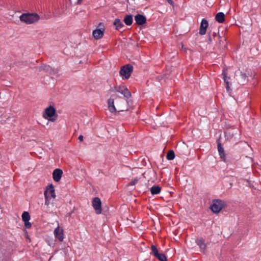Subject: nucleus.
Listing matches in <instances>:
<instances>
[{"mask_svg": "<svg viewBox=\"0 0 261 261\" xmlns=\"http://www.w3.org/2000/svg\"><path fill=\"white\" fill-rule=\"evenodd\" d=\"M166 158L168 160H173L175 158V154L173 150H170L169 151L166 155Z\"/></svg>", "mask_w": 261, "mask_h": 261, "instance_id": "b1692460", "label": "nucleus"}, {"mask_svg": "<svg viewBox=\"0 0 261 261\" xmlns=\"http://www.w3.org/2000/svg\"><path fill=\"white\" fill-rule=\"evenodd\" d=\"M214 37H216L217 36L216 33H214Z\"/></svg>", "mask_w": 261, "mask_h": 261, "instance_id": "e433bc0d", "label": "nucleus"}, {"mask_svg": "<svg viewBox=\"0 0 261 261\" xmlns=\"http://www.w3.org/2000/svg\"><path fill=\"white\" fill-rule=\"evenodd\" d=\"M24 222V225L27 228H30L31 227V224L29 221L27 222Z\"/></svg>", "mask_w": 261, "mask_h": 261, "instance_id": "c85d7f7f", "label": "nucleus"}, {"mask_svg": "<svg viewBox=\"0 0 261 261\" xmlns=\"http://www.w3.org/2000/svg\"><path fill=\"white\" fill-rule=\"evenodd\" d=\"M22 219L24 222L29 221L30 215L28 212H24L22 215Z\"/></svg>", "mask_w": 261, "mask_h": 261, "instance_id": "5701e85b", "label": "nucleus"}, {"mask_svg": "<svg viewBox=\"0 0 261 261\" xmlns=\"http://www.w3.org/2000/svg\"><path fill=\"white\" fill-rule=\"evenodd\" d=\"M54 234L57 239L60 242H62L64 238V234L63 233V229L60 227H57L54 230Z\"/></svg>", "mask_w": 261, "mask_h": 261, "instance_id": "6e6552de", "label": "nucleus"}, {"mask_svg": "<svg viewBox=\"0 0 261 261\" xmlns=\"http://www.w3.org/2000/svg\"><path fill=\"white\" fill-rule=\"evenodd\" d=\"M115 89H116V92L123 94L124 96L127 98L131 97V93L128 89L124 86L115 87Z\"/></svg>", "mask_w": 261, "mask_h": 261, "instance_id": "39448f33", "label": "nucleus"}, {"mask_svg": "<svg viewBox=\"0 0 261 261\" xmlns=\"http://www.w3.org/2000/svg\"><path fill=\"white\" fill-rule=\"evenodd\" d=\"M105 29L103 28L97 29L93 31V36L96 39L101 38L104 34Z\"/></svg>", "mask_w": 261, "mask_h": 261, "instance_id": "f8f14e48", "label": "nucleus"}, {"mask_svg": "<svg viewBox=\"0 0 261 261\" xmlns=\"http://www.w3.org/2000/svg\"><path fill=\"white\" fill-rule=\"evenodd\" d=\"M63 174V171L60 169H56L53 173V179L55 181H59L60 180L62 175Z\"/></svg>", "mask_w": 261, "mask_h": 261, "instance_id": "ddd939ff", "label": "nucleus"}, {"mask_svg": "<svg viewBox=\"0 0 261 261\" xmlns=\"http://www.w3.org/2000/svg\"><path fill=\"white\" fill-rule=\"evenodd\" d=\"M151 254L153 255L154 256H156L158 254H159L158 249H157L156 247L153 245H151Z\"/></svg>", "mask_w": 261, "mask_h": 261, "instance_id": "a878e982", "label": "nucleus"}, {"mask_svg": "<svg viewBox=\"0 0 261 261\" xmlns=\"http://www.w3.org/2000/svg\"><path fill=\"white\" fill-rule=\"evenodd\" d=\"M222 75L223 76L224 81L226 84V89L227 91H229L230 90V87L228 80H229L230 78L227 77V73L225 70L223 71Z\"/></svg>", "mask_w": 261, "mask_h": 261, "instance_id": "dca6fc26", "label": "nucleus"}, {"mask_svg": "<svg viewBox=\"0 0 261 261\" xmlns=\"http://www.w3.org/2000/svg\"><path fill=\"white\" fill-rule=\"evenodd\" d=\"M109 111L113 113L116 112V109L114 106V98H110L108 100Z\"/></svg>", "mask_w": 261, "mask_h": 261, "instance_id": "f3484780", "label": "nucleus"}, {"mask_svg": "<svg viewBox=\"0 0 261 261\" xmlns=\"http://www.w3.org/2000/svg\"><path fill=\"white\" fill-rule=\"evenodd\" d=\"M238 134V130L235 129H227L225 132V136L227 139L230 141H233V139H236V136Z\"/></svg>", "mask_w": 261, "mask_h": 261, "instance_id": "0eeeda50", "label": "nucleus"}, {"mask_svg": "<svg viewBox=\"0 0 261 261\" xmlns=\"http://www.w3.org/2000/svg\"><path fill=\"white\" fill-rule=\"evenodd\" d=\"M225 41H226V39H224L223 41L221 40H219V43L220 44H221V43H224Z\"/></svg>", "mask_w": 261, "mask_h": 261, "instance_id": "473e14b6", "label": "nucleus"}, {"mask_svg": "<svg viewBox=\"0 0 261 261\" xmlns=\"http://www.w3.org/2000/svg\"><path fill=\"white\" fill-rule=\"evenodd\" d=\"M46 192V195H49V197L50 196V197H53V198H55L56 197V194H55V191L54 188V186L52 184H50L48 185L44 191V192Z\"/></svg>", "mask_w": 261, "mask_h": 261, "instance_id": "4468645a", "label": "nucleus"}, {"mask_svg": "<svg viewBox=\"0 0 261 261\" xmlns=\"http://www.w3.org/2000/svg\"><path fill=\"white\" fill-rule=\"evenodd\" d=\"M208 41L211 42L212 41V38L211 36L209 37L208 38Z\"/></svg>", "mask_w": 261, "mask_h": 261, "instance_id": "c9c22d12", "label": "nucleus"}, {"mask_svg": "<svg viewBox=\"0 0 261 261\" xmlns=\"http://www.w3.org/2000/svg\"><path fill=\"white\" fill-rule=\"evenodd\" d=\"M44 197H45V204L46 206H48L50 203V201H49L50 198L49 197V195H46V192L44 193Z\"/></svg>", "mask_w": 261, "mask_h": 261, "instance_id": "bb28decb", "label": "nucleus"}, {"mask_svg": "<svg viewBox=\"0 0 261 261\" xmlns=\"http://www.w3.org/2000/svg\"><path fill=\"white\" fill-rule=\"evenodd\" d=\"M139 178L136 177L127 184V186H134L138 182Z\"/></svg>", "mask_w": 261, "mask_h": 261, "instance_id": "cd10ccee", "label": "nucleus"}, {"mask_svg": "<svg viewBox=\"0 0 261 261\" xmlns=\"http://www.w3.org/2000/svg\"><path fill=\"white\" fill-rule=\"evenodd\" d=\"M83 136L82 135H80L79 137V138L78 139L80 141H83Z\"/></svg>", "mask_w": 261, "mask_h": 261, "instance_id": "2f4dec72", "label": "nucleus"}, {"mask_svg": "<svg viewBox=\"0 0 261 261\" xmlns=\"http://www.w3.org/2000/svg\"><path fill=\"white\" fill-rule=\"evenodd\" d=\"M92 205L97 214H99L101 213V202L98 197H95L93 199Z\"/></svg>", "mask_w": 261, "mask_h": 261, "instance_id": "423d86ee", "label": "nucleus"}, {"mask_svg": "<svg viewBox=\"0 0 261 261\" xmlns=\"http://www.w3.org/2000/svg\"><path fill=\"white\" fill-rule=\"evenodd\" d=\"M19 18L20 21L27 24H31L38 21L40 16L37 13H23Z\"/></svg>", "mask_w": 261, "mask_h": 261, "instance_id": "f257e3e1", "label": "nucleus"}, {"mask_svg": "<svg viewBox=\"0 0 261 261\" xmlns=\"http://www.w3.org/2000/svg\"><path fill=\"white\" fill-rule=\"evenodd\" d=\"M40 70H42L45 71L46 72H47L50 74H56L58 73V70L57 69H55L48 65H42L40 67Z\"/></svg>", "mask_w": 261, "mask_h": 261, "instance_id": "9d476101", "label": "nucleus"}, {"mask_svg": "<svg viewBox=\"0 0 261 261\" xmlns=\"http://www.w3.org/2000/svg\"><path fill=\"white\" fill-rule=\"evenodd\" d=\"M218 37L219 39L220 38V36L219 35L218 36Z\"/></svg>", "mask_w": 261, "mask_h": 261, "instance_id": "4c0bfd02", "label": "nucleus"}, {"mask_svg": "<svg viewBox=\"0 0 261 261\" xmlns=\"http://www.w3.org/2000/svg\"><path fill=\"white\" fill-rule=\"evenodd\" d=\"M136 23L139 25H142L146 23V18L145 16L141 14H137L135 16Z\"/></svg>", "mask_w": 261, "mask_h": 261, "instance_id": "9b49d317", "label": "nucleus"}, {"mask_svg": "<svg viewBox=\"0 0 261 261\" xmlns=\"http://www.w3.org/2000/svg\"><path fill=\"white\" fill-rule=\"evenodd\" d=\"M208 26V21L205 19H203L201 22L199 29V34L201 35H204L206 34V29Z\"/></svg>", "mask_w": 261, "mask_h": 261, "instance_id": "1a4fd4ad", "label": "nucleus"}, {"mask_svg": "<svg viewBox=\"0 0 261 261\" xmlns=\"http://www.w3.org/2000/svg\"><path fill=\"white\" fill-rule=\"evenodd\" d=\"M115 87H116V86H115V87H114L112 88V89H111V91H116V89H115Z\"/></svg>", "mask_w": 261, "mask_h": 261, "instance_id": "f704fd0d", "label": "nucleus"}, {"mask_svg": "<svg viewBox=\"0 0 261 261\" xmlns=\"http://www.w3.org/2000/svg\"><path fill=\"white\" fill-rule=\"evenodd\" d=\"M113 96L116 97V95H112V97H113Z\"/></svg>", "mask_w": 261, "mask_h": 261, "instance_id": "58836bf2", "label": "nucleus"}, {"mask_svg": "<svg viewBox=\"0 0 261 261\" xmlns=\"http://www.w3.org/2000/svg\"><path fill=\"white\" fill-rule=\"evenodd\" d=\"M218 150L220 155V158L222 159L223 160L225 161V155L224 153V150L220 143L218 144Z\"/></svg>", "mask_w": 261, "mask_h": 261, "instance_id": "4be33fe9", "label": "nucleus"}, {"mask_svg": "<svg viewBox=\"0 0 261 261\" xmlns=\"http://www.w3.org/2000/svg\"><path fill=\"white\" fill-rule=\"evenodd\" d=\"M161 188L159 186H153L150 188V192L152 195L158 194L160 193Z\"/></svg>", "mask_w": 261, "mask_h": 261, "instance_id": "412c9836", "label": "nucleus"}, {"mask_svg": "<svg viewBox=\"0 0 261 261\" xmlns=\"http://www.w3.org/2000/svg\"><path fill=\"white\" fill-rule=\"evenodd\" d=\"M216 20L219 23H223L225 20V15L222 12L218 13L215 16Z\"/></svg>", "mask_w": 261, "mask_h": 261, "instance_id": "a211bd4d", "label": "nucleus"}, {"mask_svg": "<svg viewBox=\"0 0 261 261\" xmlns=\"http://www.w3.org/2000/svg\"><path fill=\"white\" fill-rule=\"evenodd\" d=\"M241 78L244 80L245 81L246 77H247V75L246 73H241Z\"/></svg>", "mask_w": 261, "mask_h": 261, "instance_id": "c756f323", "label": "nucleus"}, {"mask_svg": "<svg viewBox=\"0 0 261 261\" xmlns=\"http://www.w3.org/2000/svg\"><path fill=\"white\" fill-rule=\"evenodd\" d=\"M196 243L199 246L201 250L204 252L206 249V245L204 243V239L203 238L197 239L196 240Z\"/></svg>", "mask_w": 261, "mask_h": 261, "instance_id": "2eb2a0df", "label": "nucleus"}, {"mask_svg": "<svg viewBox=\"0 0 261 261\" xmlns=\"http://www.w3.org/2000/svg\"><path fill=\"white\" fill-rule=\"evenodd\" d=\"M82 2V0H77V4H81Z\"/></svg>", "mask_w": 261, "mask_h": 261, "instance_id": "72a5a7b5", "label": "nucleus"}, {"mask_svg": "<svg viewBox=\"0 0 261 261\" xmlns=\"http://www.w3.org/2000/svg\"><path fill=\"white\" fill-rule=\"evenodd\" d=\"M155 257L160 261H167L166 255L163 253H159Z\"/></svg>", "mask_w": 261, "mask_h": 261, "instance_id": "393cba45", "label": "nucleus"}, {"mask_svg": "<svg viewBox=\"0 0 261 261\" xmlns=\"http://www.w3.org/2000/svg\"><path fill=\"white\" fill-rule=\"evenodd\" d=\"M133 15L131 14L126 15L124 18L123 21L127 25H130L133 23Z\"/></svg>", "mask_w": 261, "mask_h": 261, "instance_id": "6ab92c4d", "label": "nucleus"}, {"mask_svg": "<svg viewBox=\"0 0 261 261\" xmlns=\"http://www.w3.org/2000/svg\"><path fill=\"white\" fill-rule=\"evenodd\" d=\"M133 71V66L130 64H126L121 67L119 74L123 79L127 80L130 76Z\"/></svg>", "mask_w": 261, "mask_h": 261, "instance_id": "f03ea898", "label": "nucleus"}, {"mask_svg": "<svg viewBox=\"0 0 261 261\" xmlns=\"http://www.w3.org/2000/svg\"><path fill=\"white\" fill-rule=\"evenodd\" d=\"M224 206V202L219 199L213 200V204L211 206V210L215 213H219Z\"/></svg>", "mask_w": 261, "mask_h": 261, "instance_id": "20e7f679", "label": "nucleus"}, {"mask_svg": "<svg viewBox=\"0 0 261 261\" xmlns=\"http://www.w3.org/2000/svg\"><path fill=\"white\" fill-rule=\"evenodd\" d=\"M113 24L115 25V29L117 30H119L124 26L122 22L119 19H116L113 22Z\"/></svg>", "mask_w": 261, "mask_h": 261, "instance_id": "aec40b11", "label": "nucleus"}, {"mask_svg": "<svg viewBox=\"0 0 261 261\" xmlns=\"http://www.w3.org/2000/svg\"><path fill=\"white\" fill-rule=\"evenodd\" d=\"M119 110H118V112H122V111H127V109H124V108H119Z\"/></svg>", "mask_w": 261, "mask_h": 261, "instance_id": "7c9ffc66", "label": "nucleus"}, {"mask_svg": "<svg viewBox=\"0 0 261 261\" xmlns=\"http://www.w3.org/2000/svg\"><path fill=\"white\" fill-rule=\"evenodd\" d=\"M56 109L53 106H49L45 110L43 117L44 118L48 120L54 122L56 120V118H53L56 115Z\"/></svg>", "mask_w": 261, "mask_h": 261, "instance_id": "7ed1b4c3", "label": "nucleus"}]
</instances>
